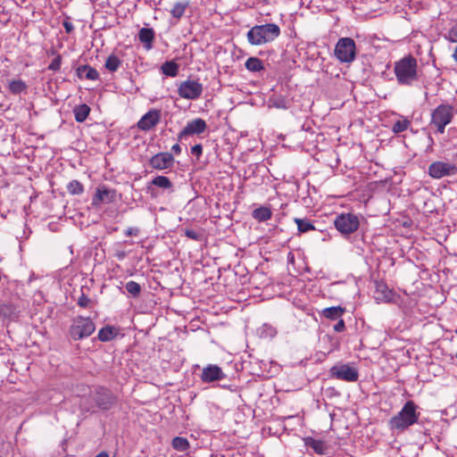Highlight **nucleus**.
Returning <instances> with one entry per match:
<instances>
[{"label": "nucleus", "instance_id": "obj_1", "mask_svg": "<svg viewBox=\"0 0 457 457\" xmlns=\"http://www.w3.org/2000/svg\"><path fill=\"white\" fill-rule=\"evenodd\" d=\"M394 72L398 84L412 85L419 79L417 60L411 54L403 57L395 63Z\"/></svg>", "mask_w": 457, "mask_h": 457}, {"label": "nucleus", "instance_id": "obj_2", "mask_svg": "<svg viewBox=\"0 0 457 457\" xmlns=\"http://www.w3.org/2000/svg\"><path fill=\"white\" fill-rule=\"evenodd\" d=\"M280 35V28L275 23L255 25L251 28L246 38L252 46H262L274 41Z\"/></svg>", "mask_w": 457, "mask_h": 457}, {"label": "nucleus", "instance_id": "obj_3", "mask_svg": "<svg viewBox=\"0 0 457 457\" xmlns=\"http://www.w3.org/2000/svg\"><path fill=\"white\" fill-rule=\"evenodd\" d=\"M419 417L417 405L412 401H408L402 410L390 419L389 427L392 430L403 431L417 423Z\"/></svg>", "mask_w": 457, "mask_h": 457}, {"label": "nucleus", "instance_id": "obj_4", "mask_svg": "<svg viewBox=\"0 0 457 457\" xmlns=\"http://www.w3.org/2000/svg\"><path fill=\"white\" fill-rule=\"evenodd\" d=\"M454 116V108L450 104H440L432 112L431 125L436 128V130L443 134L445 128L450 124Z\"/></svg>", "mask_w": 457, "mask_h": 457}, {"label": "nucleus", "instance_id": "obj_5", "mask_svg": "<svg viewBox=\"0 0 457 457\" xmlns=\"http://www.w3.org/2000/svg\"><path fill=\"white\" fill-rule=\"evenodd\" d=\"M334 226L341 235L346 237L354 233L360 226V219L357 215L347 212L337 215Z\"/></svg>", "mask_w": 457, "mask_h": 457}, {"label": "nucleus", "instance_id": "obj_6", "mask_svg": "<svg viewBox=\"0 0 457 457\" xmlns=\"http://www.w3.org/2000/svg\"><path fill=\"white\" fill-rule=\"evenodd\" d=\"M335 56L341 62H352L356 56L355 42L351 37H341L334 50Z\"/></svg>", "mask_w": 457, "mask_h": 457}, {"label": "nucleus", "instance_id": "obj_7", "mask_svg": "<svg viewBox=\"0 0 457 457\" xmlns=\"http://www.w3.org/2000/svg\"><path fill=\"white\" fill-rule=\"evenodd\" d=\"M96 329V326L89 318L78 317L74 319L70 328V335L74 340H80L89 337Z\"/></svg>", "mask_w": 457, "mask_h": 457}, {"label": "nucleus", "instance_id": "obj_8", "mask_svg": "<svg viewBox=\"0 0 457 457\" xmlns=\"http://www.w3.org/2000/svg\"><path fill=\"white\" fill-rule=\"evenodd\" d=\"M330 376L346 382H355L359 378L358 370L349 364H337L330 368Z\"/></svg>", "mask_w": 457, "mask_h": 457}, {"label": "nucleus", "instance_id": "obj_9", "mask_svg": "<svg viewBox=\"0 0 457 457\" xmlns=\"http://www.w3.org/2000/svg\"><path fill=\"white\" fill-rule=\"evenodd\" d=\"M203 89V85L197 80L187 79L180 83L178 93L182 98L195 100L201 96Z\"/></svg>", "mask_w": 457, "mask_h": 457}, {"label": "nucleus", "instance_id": "obj_10", "mask_svg": "<svg viewBox=\"0 0 457 457\" xmlns=\"http://www.w3.org/2000/svg\"><path fill=\"white\" fill-rule=\"evenodd\" d=\"M457 173L455 164L446 162H434L428 166V174L433 179H442L444 177L453 176Z\"/></svg>", "mask_w": 457, "mask_h": 457}, {"label": "nucleus", "instance_id": "obj_11", "mask_svg": "<svg viewBox=\"0 0 457 457\" xmlns=\"http://www.w3.org/2000/svg\"><path fill=\"white\" fill-rule=\"evenodd\" d=\"M207 124L204 120L197 118L187 122L186 127L178 135L179 140H183L193 135H200L205 131Z\"/></svg>", "mask_w": 457, "mask_h": 457}, {"label": "nucleus", "instance_id": "obj_12", "mask_svg": "<svg viewBox=\"0 0 457 457\" xmlns=\"http://www.w3.org/2000/svg\"><path fill=\"white\" fill-rule=\"evenodd\" d=\"M94 400L100 409L109 410L114 404L116 398L110 390L101 387L96 391Z\"/></svg>", "mask_w": 457, "mask_h": 457}, {"label": "nucleus", "instance_id": "obj_13", "mask_svg": "<svg viewBox=\"0 0 457 457\" xmlns=\"http://www.w3.org/2000/svg\"><path fill=\"white\" fill-rule=\"evenodd\" d=\"M161 120V111L152 109L147 112L137 122V127L144 131L154 128Z\"/></svg>", "mask_w": 457, "mask_h": 457}, {"label": "nucleus", "instance_id": "obj_14", "mask_svg": "<svg viewBox=\"0 0 457 457\" xmlns=\"http://www.w3.org/2000/svg\"><path fill=\"white\" fill-rule=\"evenodd\" d=\"M149 163L153 169L165 170L172 167L174 163V158L170 153H159L150 159Z\"/></svg>", "mask_w": 457, "mask_h": 457}, {"label": "nucleus", "instance_id": "obj_15", "mask_svg": "<svg viewBox=\"0 0 457 457\" xmlns=\"http://www.w3.org/2000/svg\"><path fill=\"white\" fill-rule=\"evenodd\" d=\"M116 190L110 189L104 186L99 187L92 199V204L95 206L99 205L101 203H112L115 201Z\"/></svg>", "mask_w": 457, "mask_h": 457}, {"label": "nucleus", "instance_id": "obj_16", "mask_svg": "<svg viewBox=\"0 0 457 457\" xmlns=\"http://www.w3.org/2000/svg\"><path fill=\"white\" fill-rule=\"evenodd\" d=\"M225 378V374L217 365H208L203 370L201 378L204 382L219 381Z\"/></svg>", "mask_w": 457, "mask_h": 457}, {"label": "nucleus", "instance_id": "obj_17", "mask_svg": "<svg viewBox=\"0 0 457 457\" xmlns=\"http://www.w3.org/2000/svg\"><path fill=\"white\" fill-rule=\"evenodd\" d=\"M138 39L146 50H150L153 47V41L154 39V29L150 28H142L138 32Z\"/></svg>", "mask_w": 457, "mask_h": 457}, {"label": "nucleus", "instance_id": "obj_18", "mask_svg": "<svg viewBox=\"0 0 457 457\" xmlns=\"http://www.w3.org/2000/svg\"><path fill=\"white\" fill-rule=\"evenodd\" d=\"M305 445L312 448L318 454H326L328 453V445L322 440L306 437L304 439Z\"/></svg>", "mask_w": 457, "mask_h": 457}, {"label": "nucleus", "instance_id": "obj_19", "mask_svg": "<svg viewBox=\"0 0 457 457\" xmlns=\"http://www.w3.org/2000/svg\"><path fill=\"white\" fill-rule=\"evenodd\" d=\"M76 72L79 79L96 80L99 77L97 71L88 65H81L78 67Z\"/></svg>", "mask_w": 457, "mask_h": 457}, {"label": "nucleus", "instance_id": "obj_20", "mask_svg": "<svg viewBox=\"0 0 457 457\" xmlns=\"http://www.w3.org/2000/svg\"><path fill=\"white\" fill-rule=\"evenodd\" d=\"M375 294V297L377 300L389 301L392 298V291L388 288V287L386 284L382 282L376 283Z\"/></svg>", "mask_w": 457, "mask_h": 457}, {"label": "nucleus", "instance_id": "obj_21", "mask_svg": "<svg viewBox=\"0 0 457 457\" xmlns=\"http://www.w3.org/2000/svg\"><path fill=\"white\" fill-rule=\"evenodd\" d=\"M252 216L254 220L259 222H263L270 220L272 216V212L270 208L261 206L253 211Z\"/></svg>", "mask_w": 457, "mask_h": 457}, {"label": "nucleus", "instance_id": "obj_22", "mask_svg": "<svg viewBox=\"0 0 457 457\" xmlns=\"http://www.w3.org/2000/svg\"><path fill=\"white\" fill-rule=\"evenodd\" d=\"M345 312V309L341 306H332L325 308L322 311L323 317L328 320H337Z\"/></svg>", "mask_w": 457, "mask_h": 457}, {"label": "nucleus", "instance_id": "obj_23", "mask_svg": "<svg viewBox=\"0 0 457 457\" xmlns=\"http://www.w3.org/2000/svg\"><path fill=\"white\" fill-rule=\"evenodd\" d=\"M8 88L13 95H19L27 91L28 86L21 79H13L9 82Z\"/></svg>", "mask_w": 457, "mask_h": 457}, {"label": "nucleus", "instance_id": "obj_24", "mask_svg": "<svg viewBox=\"0 0 457 457\" xmlns=\"http://www.w3.org/2000/svg\"><path fill=\"white\" fill-rule=\"evenodd\" d=\"M245 65V68L249 71H253V72H257V71H261L264 70L262 61L257 57L248 58L246 60Z\"/></svg>", "mask_w": 457, "mask_h": 457}, {"label": "nucleus", "instance_id": "obj_25", "mask_svg": "<svg viewBox=\"0 0 457 457\" xmlns=\"http://www.w3.org/2000/svg\"><path fill=\"white\" fill-rule=\"evenodd\" d=\"M294 221L297 225L299 233H306L315 229V227L308 219L295 218Z\"/></svg>", "mask_w": 457, "mask_h": 457}, {"label": "nucleus", "instance_id": "obj_26", "mask_svg": "<svg viewBox=\"0 0 457 457\" xmlns=\"http://www.w3.org/2000/svg\"><path fill=\"white\" fill-rule=\"evenodd\" d=\"M161 70L162 73L166 76L176 77L179 72V65L172 61L165 62L162 65Z\"/></svg>", "mask_w": 457, "mask_h": 457}, {"label": "nucleus", "instance_id": "obj_27", "mask_svg": "<svg viewBox=\"0 0 457 457\" xmlns=\"http://www.w3.org/2000/svg\"><path fill=\"white\" fill-rule=\"evenodd\" d=\"M90 108L87 104H80L74 109L75 120L78 122H83L87 118Z\"/></svg>", "mask_w": 457, "mask_h": 457}, {"label": "nucleus", "instance_id": "obj_28", "mask_svg": "<svg viewBox=\"0 0 457 457\" xmlns=\"http://www.w3.org/2000/svg\"><path fill=\"white\" fill-rule=\"evenodd\" d=\"M116 336L115 329L112 327H104L98 332V339L102 342H108Z\"/></svg>", "mask_w": 457, "mask_h": 457}, {"label": "nucleus", "instance_id": "obj_29", "mask_svg": "<svg viewBox=\"0 0 457 457\" xmlns=\"http://www.w3.org/2000/svg\"><path fill=\"white\" fill-rule=\"evenodd\" d=\"M188 5V2L176 3L170 11L171 15L178 20L180 19L184 15L185 11Z\"/></svg>", "mask_w": 457, "mask_h": 457}, {"label": "nucleus", "instance_id": "obj_30", "mask_svg": "<svg viewBox=\"0 0 457 457\" xmlns=\"http://www.w3.org/2000/svg\"><path fill=\"white\" fill-rule=\"evenodd\" d=\"M172 447L179 452H185L189 448V442L187 439L180 436H176L172 439Z\"/></svg>", "mask_w": 457, "mask_h": 457}, {"label": "nucleus", "instance_id": "obj_31", "mask_svg": "<svg viewBox=\"0 0 457 457\" xmlns=\"http://www.w3.org/2000/svg\"><path fill=\"white\" fill-rule=\"evenodd\" d=\"M121 64V61L114 54L110 55L105 62L104 67L112 71H116Z\"/></svg>", "mask_w": 457, "mask_h": 457}, {"label": "nucleus", "instance_id": "obj_32", "mask_svg": "<svg viewBox=\"0 0 457 457\" xmlns=\"http://www.w3.org/2000/svg\"><path fill=\"white\" fill-rule=\"evenodd\" d=\"M152 184L163 189H170L172 187V183L169 178L165 176H157L152 180Z\"/></svg>", "mask_w": 457, "mask_h": 457}, {"label": "nucleus", "instance_id": "obj_33", "mask_svg": "<svg viewBox=\"0 0 457 457\" xmlns=\"http://www.w3.org/2000/svg\"><path fill=\"white\" fill-rule=\"evenodd\" d=\"M67 190L71 195H81L84 192V187L79 180L73 179L68 184Z\"/></svg>", "mask_w": 457, "mask_h": 457}, {"label": "nucleus", "instance_id": "obj_34", "mask_svg": "<svg viewBox=\"0 0 457 457\" xmlns=\"http://www.w3.org/2000/svg\"><path fill=\"white\" fill-rule=\"evenodd\" d=\"M125 288L134 297L138 296L141 292V286L133 280L127 282Z\"/></svg>", "mask_w": 457, "mask_h": 457}, {"label": "nucleus", "instance_id": "obj_35", "mask_svg": "<svg viewBox=\"0 0 457 457\" xmlns=\"http://www.w3.org/2000/svg\"><path fill=\"white\" fill-rule=\"evenodd\" d=\"M410 126V121L408 120H399L395 121L393 125L392 130L395 133H400L405 131Z\"/></svg>", "mask_w": 457, "mask_h": 457}, {"label": "nucleus", "instance_id": "obj_36", "mask_svg": "<svg viewBox=\"0 0 457 457\" xmlns=\"http://www.w3.org/2000/svg\"><path fill=\"white\" fill-rule=\"evenodd\" d=\"M185 236L195 241H201L203 239V233L195 229L186 228Z\"/></svg>", "mask_w": 457, "mask_h": 457}, {"label": "nucleus", "instance_id": "obj_37", "mask_svg": "<svg viewBox=\"0 0 457 457\" xmlns=\"http://www.w3.org/2000/svg\"><path fill=\"white\" fill-rule=\"evenodd\" d=\"M62 64V57L61 55H57L49 64L48 70L50 71H58Z\"/></svg>", "mask_w": 457, "mask_h": 457}, {"label": "nucleus", "instance_id": "obj_38", "mask_svg": "<svg viewBox=\"0 0 457 457\" xmlns=\"http://www.w3.org/2000/svg\"><path fill=\"white\" fill-rule=\"evenodd\" d=\"M90 302H91V300L85 294H82L78 299V304L80 307L88 306Z\"/></svg>", "mask_w": 457, "mask_h": 457}, {"label": "nucleus", "instance_id": "obj_39", "mask_svg": "<svg viewBox=\"0 0 457 457\" xmlns=\"http://www.w3.org/2000/svg\"><path fill=\"white\" fill-rule=\"evenodd\" d=\"M191 154L199 158L203 154V146L200 144L195 145L191 147Z\"/></svg>", "mask_w": 457, "mask_h": 457}, {"label": "nucleus", "instance_id": "obj_40", "mask_svg": "<svg viewBox=\"0 0 457 457\" xmlns=\"http://www.w3.org/2000/svg\"><path fill=\"white\" fill-rule=\"evenodd\" d=\"M447 38L452 42H457V28H453L449 30Z\"/></svg>", "mask_w": 457, "mask_h": 457}, {"label": "nucleus", "instance_id": "obj_41", "mask_svg": "<svg viewBox=\"0 0 457 457\" xmlns=\"http://www.w3.org/2000/svg\"><path fill=\"white\" fill-rule=\"evenodd\" d=\"M345 328V321L340 319L335 325H334V330L336 332H343Z\"/></svg>", "mask_w": 457, "mask_h": 457}, {"label": "nucleus", "instance_id": "obj_42", "mask_svg": "<svg viewBox=\"0 0 457 457\" xmlns=\"http://www.w3.org/2000/svg\"><path fill=\"white\" fill-rule=\"evenodd\" d=\"M139 230L138 228H128L126 230H125V235L127 237H132V236H137Z\"/></svg>", "mask_w": 457, "mask_h": 457}, {"label": "nucleus", "instance_id": "obj_43", "mask_svg": "<svg viewBox=\"0 0 457 457\" xmlns=\"http://www.w3.org/2000/svg\"><path fill=\"white\" fill-rule=\"evenodd\" d=\"M274 105L277 107V108H281V109H286L287 108V105L286 104V102L281 99V100H278L274 103Z\"/></svg>", "mask_w": 457, "mask_h": 457}, {"label": "nucleus", "instance_id": "obj_44", "mask_svg": "<svg viewBox=\"0 0 457 457\" xmlns=\"http://www.w3.org/2000/svg\"><path fill=\"white\" fill-rule=\"evenodd\" d=\"M171 151L175 154H179L181 153V147H180V145L179 144H175V145H172Z\"/></svg>", "mask_w": 457, "mask_h": 457}, {"label": "nucleus", "instance_id": "obj_45", "mask_svg": "<svg viewBox=\"0 0 457 457\" xmlns=\"http://www.w3.org/2000/svg\"><path fill=\"white\" fill-rule=\"evenodd\" d=\"M63 27L67 32H71L73 29V25L71 22L65 21Z\"/></svg>", "mask_w": 457, "mask_h": 457}, {"label": "nucleus", "instance_id": "obj_46", "mask_svg": "<svg viewBox=\"0 0 457 457\" xmlns=\"http://www.w3.org/2000/svg\"><path fill=\"white\" fill-rule=\"evenodd\" d=\"M96 457H109V455L106 452H101Z\"/></svg>", "mask_w": 457, "mask_h": 457}, {"label": "nucleus", "instance_id": "obj_47", "mask_svg": "<svg viewBox=\"0 0 457 457\" xmlns=\"http://www.w3.org/2000/svg\"><path fill=\"white\" fill-rule=\"evenodd\" d=\"M453 59L457 62V46H456V48H455V50H454V53H453Z\"/></svg>", "mask_w": 457, "mask_h": 457}]
</instances>
